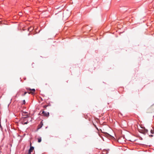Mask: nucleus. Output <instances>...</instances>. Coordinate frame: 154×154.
<instances>
[{
    "label": "nucleus",
    "instance_id": "nucleus-1",
    "mask_svg": "<svg viewBox=\"0 0 154 154\" xmlns=\"http://www.w3.org/2000/svg\"><path fill=\"white\" fill-rule=\"evenodd\" d=\"M26 89L27 90H29L30 91V92H28V93L29 94H33L35 92V89H31L30 88H27Z\"/></svg>",
    "mask_w": 154,
    "mask_h": 154
},
{
    "label": "nucleus",
    "instance_id": "nucleus-17",
    "mask_svg": "<svg viewBox=\"0 0 154 154\" xmlns=\"http://www.w3.org/2000/svg\"><path fill=\"white\" fill-rule=\"evenodd\" d=\"M31 152L29 151L27 154H31Z\"/></svg>",
    "mask_w": 154,
    "mask_h": 154
},
{
    "label": "nucleus",
    "instance_id": "nucleus-18",
    "mask_svg": "<svg viewBox=\"0 0 154 154\" xmlns=\"http://www.w3.org/2000/svg\"><path fill=\"white\" fill-rule=\"evenodd\" d=\"M31 145H32L31 143H30V146H31Z\"/></svg>",
    "mask_w": 154,
    "mask_h": 154
},
{
    "label": "nucleus",
    "instance_id": "nucleus-5",
    "mask_svg": "<svg viewBox=\"0 0 154 154\" xmlns=\"http://www.w3.org/2000/svg\"><path fill=\"white\" fill-rule=\"evenodd\" d=\"M43 125V124L42 123V122H41L40 123V124L38 126V129L40 128L42 126V125Z\"/></svg>",
    "mask_w": 154,
    "mask_h": 154
},
{
    "label": "nucleus",
    "instance_id": "nucleus-19",
    "mask_svg": "<svg viewBox=\"0 0 154 154\" xmlns=\"http://www.w3.org/2000/svg\"><path fill=\"white\" fill-rule=\"evenodd\" d=\"M149 136H151V137H152V136H152V135H150Z\"/></svg>",
    "mask_w": 154,
    "mask_h": 154
},
{
    "label": "nucleus",
    "instance_id": "nucleus-2",
    "mask_svg": "<svg viewBox=\"0 0 154 154\" xmlns=\"http://www.w3.org/2000/svg\"><path fill=\"white\" fill-rule=\"evenodd\" d=\"M42 114H43V115L45 116L48 117L49 116V113L48 112H45L44 111H43L42 112Z\"/></svg>",
    "mask_w": 154,
    "mask_h": 154
},
{
    "label": "nucleus",
    "instance_id": "nucleus-10",
    "mask_svg": "<svg viewBox=\"0 0 154 154\" xmlns=\"http://www.w3.org/2000/svg\"><path fill=\"white\" fill-rule=\"evenodd\" d=\"M144 132L145 133H147L148 132V130L145 129L144 130Z\"/></svg>",
    "mask_w": 154,
    "mask_h": 154
},
{
    "label": "nucleus",
    "instance_id": "nucleus-8",
    "mask_svg": "<svg viewBox=\"0 0 154 154\" xmlns=\"http://www.w3.org/2000/svg\"><path fill=\"white\" fill-rule=\"evenodd\" d=\"M33 29V28L32 27H30L28 29L29 31H32Z\"/></svg>",
    "mask_w": 154,
    "mask_h": 154
},
{
    "label": "nucleus",
    "instance_id": "nucleus-14",
    "mask_svg": "<svg viewBox=\"0 0 154 154\" xmlns=\"http://www.w3.org/2000/svg\"><path fill=\"white\" fill-rule=\"evenodd\" d=\"M22 13L20 12L19 13V15H20V16H22Z\"/></svg>",
    "mask_w": 154,
    "mask_h": 154
},
{
    "label": "nucleus",
    "instance_id": "nucleus-6",
    "mask_svg": "<svg viewBox=\"0 0 154 154\" xmlns=\"http://www.w3.org/2000/svg\"><path fill=\"white\" fill-rule=\"evenodd\" d=\"M28 120H27L26 119H24V123H23V125L27 124L28 123Z\"/></svg>",
    "mask_w": 154,
    "mask_h": 154
},
{
    "label": "nucleus",
    "instance_id": "nucleus-12",
    "mask_svg": "<svg viewBox=\"0 0 154 154\" xmlns=\"http://www.w3.org/2000/svg\"><path fill=\"white\" fill-rule=\"evenodd\" d=\"M93 125H94V127H95V128L97 129V130H98V128L96 126L94 125V124H93Z\"/></svg>",
    "mask_w": 154,
    "mask_h": 154
},
{
    "label": "nucleus",
    "instance_id": "nucleus-16",
    "mask_svg": "<svg viewBox=\"0 0 154 154\" xmlns=\"http://www.w3.org/2000/svg\"><path fill=\"white\" fill-rule=\"evenodd\" d=\"M27 93V92H26L24 93V94L23 95V96H25V94Z\"/></svg>",
    "mask_w": 154,
    "mask_h": 154
},
{
    "label": "nucleus",
    "instance_id": "nucleus-13",
    "mask_svg": "<svg viewBox=\"0 0 154 154\" xmlns=\"http://www.w3.org/2000/svg\"><path fill=\"white\" fill-rule=\"evenodd\" d=\"M48 106V105H45L43 107H44V108H46Z\"/></svg>",
    "mask_w": 154,
    "mask_h": 154
},
{
    "label": "nucleus",
    "instance_id": "nucleus-7",
    "mask_svg": "<svg viewBox=\"0 0 154 154\" xmlns=\"http://www.w3.org/2000/svg\"><path fill=\"white\" fill-rule=\"evenodd\" d=\"M105 135L107 137H111V135L106 132L104 133Z\"/></svg>",
    "mask_w": 154,
    "mask_h": 154
},
{
    "label": "nucleus",
    "instance_id": "nucleus-3",
    "mask_svg": "<svg viewBox=\"0 0 154 154\" xmlns=\"http://www.w3.org/2000/svg\"><path fill=\"white\" fill-rule=\"evenodd\" d=\"M23 113H24V114H25V115H24V114H23V115L24 116H26V117H24L23 118L24 119H26V118L28 117V115L27 114V112H23Z\"/></svg>",
    "mask_w": 154,
    "mask_h": 154
},
{
    "label": "nucleus",
    "instance_id": "nucleus-4",
    "mask_svg": "<svg viewBox=\"0 0 154 154\" xmlns=\"http://www.w3.org/2000/svg\"><path fill=\"white\" fill-rule=\"evenodd\" d=\"M34 149V147L33 146H30V148L29 149V151L32 152Z\"/></svg>",
    "mask_w": 154,
    "mask_h": 154
},
{
    "label": "nucleus",
    "instance_id": "nucleus-9",
    "mask_svg": "<svg viewBox=\"0 0 154 154\" xmlns=\"http://www.w3.org/2000/svg\"><path fill=\"white\" fill-rule=\"evenodd\" d=\"M42 141V139L41 137H39L38 139V143Z\"/></svg>",
    "mask_w": 154,
    "mask_h": 154
},
{
    "label": "nucleus",
    "instance_id": "nucleus-15",
    "mask_svg": "<svg viewBox=\"0 0 154 154\" xmlns=\"http://www.w3.org/2000/svg\"><path fill=\"white\" fill-rule=\"evenodd\" d=\"M23 104H25L26 103V102H25V100H24L23 101Z\"/></svg>",
    "mask_w": 154,
    "mask_h": 154
},
{
    "label": "nucleus",
    "instance_id": "nucleus-11",
    "mask_svg": "<svg viewBox=\"0 0 154 154\" xmlns=\"http://www.w3.org/2000/svg\"><path fill=\"white\" fill-rule=\"evenodd\" d=\"M151 133H152V134H153V133H154V132H153V130H152V129H151Z\"/></svg>",
    "mask_w": 154,
    "mask_h": 154
}]
</instances>
